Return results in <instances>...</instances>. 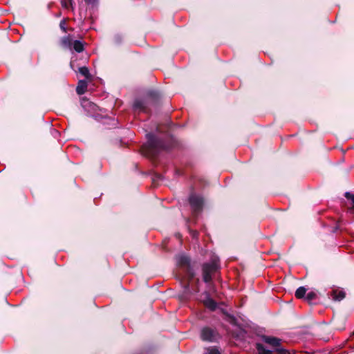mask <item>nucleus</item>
<instances>
[{"label": "nucleus", "mask_w": 354, "mask_h": 354, "mask_svg": "<svg viewBox=\"0 0 354 354\" xmlns=\"http://www.w3.org/2000/svg\"><path fill=\"white\" fill-rule=\"evenodd\" d=\"M263 340L264 342L274 348L276 354H290L289 351L279 346L281 341L279 339L273 337L263 336Z\"/></svg>", "instance_id": "4"}, {"label": "nucleus", "mask_w": 354, "mask_h": 354, "mask_svg": "<svg viewBox=\"0 0 354 354\" xmlns=\"http://www.w3.org/2000/svg\"><path fill=\"white\" fill-rule=\"evenodd\" d=\"M205 354H220V352L216 347H209Z\"/></svg>", "instance_id": "16"}, {"label": "nucleus", "mask_w": 354, "mask_h": 354, "mask_svg": "<svg viewBox=\"0 0 354 354\" xmlns=\"http://www.w3.org/2000/svg\"><path fill=\"white\" fill-rule=\"evenodd\" d=\"M61 3L63 8L68 9L72 6V0H61Z\"/></svg>", "instance_id": "17"}, {"label": "nucleus", "mask_w": 354, "mask_h": 354, "mask_svg": "<svg viewBox=\"0 0 354 354\" xmlns=\"http://www.w3.org/2000/svg\"><path fill=\"white\" fill-rule=\"evenodd\" d=\"M345 297V293L343 291L334 290L333 292V299L335 301H341Z\"/></svg>", "instance_id": "12"}, {"label": "nucleus", "mask_w": 354, "mask_h": 354, "mask_svg": "<svg viewBox=\"0 0 354 354\" xmlns=\"http://www.w3.org/2000/svg\"><path fill=\"white\" fill-rule=\"evenodd\" d=\"M189 203L192 209L195 214H198L203 208V198L197 195L192 194L189 196Z\"/></svg>", "instance_id": "5"}, {"label": "nucleus", "mask_w": 354, "mask_h": 354, "mask_svg": "<svg viewBox=\"0 0 354 354\" xmlns=\"http://www.w3.org/2000/svg\"><path fill=\"white\" fill-rule=\"evenodd\" d=\"M133 109L136 111H147V102L142 99H136L133 103Z\"/></svg>", "instance_id": "7"}, {"label": "nucleus", "mask_w": 354, "mask_h": 354, "mask_svg": "<svg viewBox=\"0 0 354 354\" xmlns=\"http://www.w3.org/2000/svg\"><path fill=\"white\" fill-rule=\"evenodd\" d=\"M61 43H62V46H64V48H71V47L73 44L72 39L71 38L70 36L64 37L61 40Z\"/></svg>", "instance_id": "11"}, {"label": "nucleus", "mask_w": 354, "mask_h": 354, "mask_svg": "<svg viewBox=\"0 0 354 354\" xmlns=\"http://www.w3.org/2000/svg\"><path fill=\"white\" fill-rule=\"evenodd\" d=\"M315 297H316V294L313 292H310L307 294V295L306 297V299L308 301H310L313 300Z\"/></svg>", "instance_id": "19"}, {"label": "nucleus", "mask_w": 354, "mask_h": 354, "mask_svg": "<svg viewBox=\"0 0 354 354\" xmlns=\"http://www.w3.org/2000/svg\"><path fill=\"white\" fill-rule=\"evenodd\" d=\"M65 20L63 19L62 21H61L60 22V24H59V27L60 28L63 30V32H66V28L65 26Z\"/></svg>", "instance_id": "20"}, {"label": "nucleus", "mask_w": 354, "mask_h": 354, "mask_svg": "<svg viewBox=\"0 0 354 354\" xmlns=\"http://www.w3.org/2000/svg\"><path fill=\"white\" fill-rule=\"evenodd\" d=\"M85 1H86L87 3H91V4H93V3H95V2L96 1V0H85Z\"/></svg>", "instance_id": "22"}, {"label": "nucleus", "mask_w": 354, "mask_h": 354, "mask_svg": "<svg viewBox=\"0 0 354 354\" xmlns=\"http://www.w3.org/2000/svg\"><path fill=\"white\" fill-rule=\"evenodd\" d=\"M79 72L82 75H84L86 78H88L90 76L89 71L87 67L82 66L79 68Z\"/></svg>", "instance_id": "15"}, {"label": "nucleus", "mask_w": 354, "mask_h": 354, "mask_svg": "<svg viewBox=\"0 0 354 354\" xmlns=\"http://www.w3.org/2000/svg\"><path fill=\"white\" fill-rule=\"evenodd\" d=\"M219 268V259L214 256L211 262L203 265V279L205 283H209L212 281V276Z\"/></svg>", "instance_id": "3"}, {"label": "nucleus", "mask_w": 354, "mask_h": 354, "mask_svg": "<svg viewBox=\"0 0 354 354\" xmlns=\"http://www.w3.org/2000/svg\"><path fill=\"white\" fill-rule=\"evenodd\" d=\"M178 271L176 277L184 284L186 293H191L190 281L195 276V272L191 264L190 259L185 254H179L176 257Z\"/></svg>", "instance_id": "1"}, {"label": "nucleus", "mask_w": 354, "mask_h": 354, "mask_svg": "<svg viewBox=\"0 0 354 354\" xmlns=\"http://www.w3.org/2000/svg\"><path fill=\"white\" fill-rule=\"evenodd\" d=\"M306 292V288L301 286L297 289L295 292V296L298 299L304 298Z\"/></svg>", "instance_id": "14"}, {"label": "nucleus", "mask_w": 354, "mask_h": 354, "mask_svg": "<svg viewBox=\"0 0 354 354\" xmlns=\"http://www.w3.org/2000/svg\"><path fill=\"white\" fill-rule=\"evenodd\" d=\"M147 142L145 145L144 148L146 155L155 156L160 151L167 149L164 141L151 133L147 134Z\"/></svg>", "instance_id": "2"}, {"label": "nucleus", "mask_w": 354, "mask_h": 354, "mask_svg": "<svg viewBox=\"0 0 354 354\" xmlns=\"http://www.w3.org/2000/svg\"><path fill=\"white\" fill-rule=\"evenodd\" d=\"M87 88V82L86 80H80L76 88L77 94L82 95L86 92Z\"/></svg>", "instance_id": "9"}, {"label": "nucleus", "mask_w": 354, "mask_h": 354, "mask_svg": "<svg viewBox=\"0 0 354 354\" xmlns=\"http://www.w3.org/2000/svg\"><path fill=\"white\" fill-rule=\"evenodd\" d=\"M74 50L77 53H81L84 50L83 44L78 40H75L73 44Z\"/></svg>", "instance_id": "13"}, {"label": "nucleus", "mask_w": 354, "mask_h": 354, "mask_svg": "<svg viewBox=\"0 0 354 354\" xmlns=\"http://www.w3.org/2000/svg\"><path fill=\"white\" fill-rule=\"evenodd\" d=\"M191 234L194 238H196L198 235V232L196 231H192Z\"/></svg>", "instance_id": "21"}, {"label": "nucleus", "mask_w": 354, "mask_h": 354, "mask_svg": "<svg viewBox=\"0 0 354 354\" xmlns=\"http://www.w3.org/2000/svg\"><path fill=\"white\" fill-rule=\"evenodd\" d=\"M345 197L347 198V199H349L352 201V210L354 213V194H352L349 192H346L345 193Z\"/></svg>", "instance_id": "18"}, {"label": "nucleus", "mask_w": 354, "mask_h": 354, "mask_svg": "<svg viewBox=\"0 0 354 354\" xmlns=\"http://www.w3.org/2000/svg\"><path fill=\"white\" fill-rule=\"evenodd\" d=\"M194 290L195 292H198V289H196H196H194Z\"/></svg>", "instance_id": "23"}, {"label": "nucleus", "mask_w": 354, "mask_h": 354, "mask_svg": "<svg viewBox=\"0 0 354 354\" xmlns=\"http://www.w3.org/2000/svg\"><path fill=\"white\" fill-rule=\"evenodd\" d=\"M256 347L259 354H273L272 351L267 349L263 344L260 343H257Z\"/></svg>", "instance_id": "10"}, {"label": "nucleus", "mask_w": 354, "mask_h": 354, "mask_svg": "<svg viewBox=\"0 0 354 354\" xmlns=\"http://www.w3.org/2000/svg\"><path fill=\"white\" fill-rule=\"evenodd\" d=\"M201 336L204 341L214 342L216 339L218 334L216 330L209 327H205L202 329Z\"/></svg>", "instance_id": "6"}, {"label": "nucleus", "mask_w": 354, "mask_h": 354, "mask_svg": "<svg viewBox=\"0 0 354 354\" xmlns=\"http://www.w3.org/2000/svg\"><path fill=\"white\" fill-rule=\"evenodd\" d=\"M203 302L205 306L211 310H214L217 307V304L216 303V301L211 297H209L207 293H206V297L203 301Z\"/></svg>", "instance_id": "8"}]
</instances>
